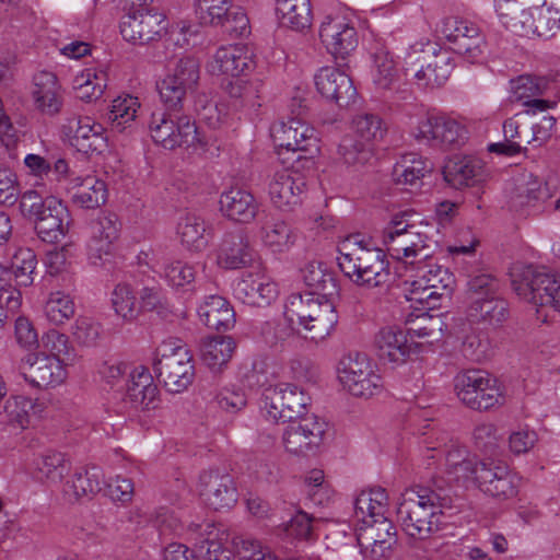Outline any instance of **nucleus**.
<instances>
[{
    "instance_id": "603ef678",
    "label": "nucleus",
    "mask_w": 560,
    "mask_h": 560,
    "mask_svg": "<svg viewBox=\"0 0 560 560\" xmlns=\"http://www.w3.org/2000/svg\"><path fill=\"white\" fill-rule=\"evenodd\" d=\"M231 545L242 560H277L269 548L264 547L250 535L234 533L231 536Z\"/></svg>"
},
{
    "instance_id": "58836bf2",
    "label": "nucleus",
    "mask_w": 560,
    "mask_h": 560,
    "mask_svg": "<svg viewBox=\"0 0 560 560\" xmlns=\"http://www.w3.org/2000/svg\"><path fill=\"white\" fill-rule=\"evenodd\" d=\"M69 190L74 205L84 209H95L107 200V186L105 182L94 175L75 177Z\"/></svg>"
},
{
    "instance_id": "0eeeda50",
    "label": "nucleus",
    "mask_w": 560,
    "mask_h": 560,
    "mask_svg": "<svg viewBox=\"0 0 560 560\" xmlns=\"http://www.w3.org/2000/svg\"><path fill=\"white\" fill-rule=\"evenodd\" d=\"M272 137L278 148V155L283 164L293 166V163L307 159L306 153L318 150L314 129L306 125L302 118L291 117L272 128Z\"/></svg>"
},
{
    "instance_id": "de8ad7c7",
    "label": "nucleus",
    "mask_w": 560,
    "mask_h": 560,
    "mask_svg": "<svg viewBox=\"0 0 560 560\" xmlns=\"http://www.w3.org/2000/svg\"><path fill=\"white\" fill-rule=\"evenodd\" d=\"M235 349V342L230 336L207 338L200 346V358L212 371L220 370L225 365Z\"/></svg>"
},
{
    "instance_id": "3c124183",
    "label": "nucleus",
    "mask_w": 560,
    "mask_h": 560,
    "mask_svg": "<svg viewBox=\"0 0 560 560\" xmlns=\"http://www.w3.org/2000/svg\"><path fill=\"white\" fill-rule=\"evenodd\" d=\"M504 140L488 144V151L498 155L514 156L526 150L523 145L520 125L514 118H508L503 124Z\"/></svg>"
},
{
    "instance_id": "393cba45",
    "label": "nucleus",
    "mask_w": 560,
    "mask_h": 560,
    "mask_svg": "<svg viewBox=\"0 0 560 560\" xmlns=\"http://www.w3.org/2000/svg\"><path fill=\"white\" fill-rule=\"evenodd\" d=\"M199 492L213 510L232 508L237 502V490L232 476L219 470L203 471L199 477Z\"/></svg>"
},
{
    "instance_id": "a18cd8bd",
    "label": "nucleus",
    "mask_w": 560,
    "mask_h": 560,
    "mask_svg": "<svg viewBox=\"0 0 560 560\" xmlns=\"http://www.w3.org/2000/svg\"><path fill=\"white\" fill-rule=\"evenodd\" d=\"M33 96L36 106L46 114L54 115L60 110L61 100L57 78L51 72H42L35 77Z\"/></svg>"
},
{
    "instance_id": "aec40b11",
    "label": "nucleus",
    "mask_w": 560,
    "mask_h": 560,
    "mask_svg": "<svg viewBox=\"0 0 560 560\" xmlns=\"http://www.w3.org/2000/svg\"><path fill=\"white\" fill-rule=\"evenodd\" d=\"M357 542L363 555L387 558L397 542L396 527L387 517L373 518L359 528Z\"/></svg>"
},
{
    "instance_id": "bf43d9fd",
    "label": "nucleus",
    "mask_w": 560,
    "mask_h": 560,
    "mask_svg": "<svg viewBox=\"0 0 560 560\" xmlns=\"http://www.w3.org/2000/svg\"><path fill=\"white\" fill-rule=\"evenodd\" d=\"M374 83L382 90L393 89L397 81V69L392 54L385 48H380L374 52Z\"/></svg>"
},
{
    "instance_id": "4c0bfd02",
    "label": "nucleus",
    "mask_w": 560,
    "mask_h": 560,
    "mask_svg": "<svg viewBox=\"0 0 560 560\" xmlns=\"http://www.w3.org/2000/svg\"><path fill=\"white\" fill-rule=\"evenodd\" d=\"M467 315L472 323L497 328L509 318V304L498 295L472 300L468 306Z\"/></svg>"
},
{
    "instance_id": "f8f14e48",
    "label": "nucleus",
    "mask_w": 560,
    "mask_h": 560,
    "mask_svg": "<svg viewBox=\"0 0 560 560\" xmlns=\"http://www.w3.org/2000/svg\"><path fill=\"white\" fill-rule=\"evenodd\" d=\"M436 32L446 39L455 54L463 56L468 62L475 63L482 58L487 43L474 22L447 16L436 25Z\"/></svg>"
},
{
    "instance_id": "864d4df0",
    "label": "nucleus",
    "mask_w": 560,
    "mask_h": 560,
    "mask_svg": "<svg viewBox=\"0 0 560 560\" xmlns=\"http://www.w3.org/2000/svg\"><path fill=\"white\" fill-rule=\"evenodd\" d=\"M259 86L260 83L258 81H231L228 85V93L232 100L231 106L236 110L244 107H260V103L258 102V98L260 97Z\"/></svg>"
},
{
    "instance_id": "69168bd1",
    "label": "nucleus",
    "mask_w": 560,
    "mask_h": 560,
    "mask_svg": "<svg viewBox=\"0 0 560 560\" xmlns=\"http://www.w3.org/2000/svg\"><path fill=\"white\" fill-rule=\"evenodd\" d=\"M498 290L499 280L489 272L478 271L468 276L467 294L470 302L497 295Z\"/></svg>"
},
{
    "instance_id": "4d7b16f0",
    "label": "nucleus",
    "mask_w": 560,
    "mask_h": 560,
    "mask_svg": "<svg viewBox=\"0 0 560 560\" xmlns=\"http://www.w3.org/2000/svg\"><path fill=\"white\" fill-rule=\"evenodd\" d=\"M353 129L357 136L368 144L374 141H381L386 135L387 127L383 119L372 113L358 114L353 120Z\"/></svg>"
},
{
    "instance_id": "4468645a",
    "label": "nucleus",
    "mask_w": 560,
    "mask_h": 560,
    "mask_svg": "<svg viewBox=\"0 0 560 560\" xmlns=\"http://www.w3.org/2000/svg\"><path fill=\"white\" fill-rule=\"evenodd\" d=\"M412 136L419 143L446 150L464 144L467 129L446 115H428L415 127Z\"/></svg>"
},
{
    "instance_id": "f3484780",
    "label": "nucleus",
    "mask_w": 560,
    "mask_h": 560,
    "mask_svg": "<svg viewBox=\"0 0 560 560\" xmlns=\"http://www.w3.org/2000/svg\"><path fill=\"white\" fill-rule=\"evenodd\" d=\"M122 37L132 44L145 45L161 38L167 30L166 15L160 10L126 13L119 24Z\"/></svg>"
},
{
    "instance_id": "a878e982",
    "label": "nucleus",
    "mask_w": 560,
    "mask_h": 560,
    "mask_svg": "<svg viewBox=\"0 0 560 560\" xmlns=\"http://www.w3.org/2000/svg\"><path fill=\"white\" fill-rule=\"evenodd\" d=\"M319 37L327 51L345 59L358 46V34L342 18L326 16L319 27Z\"/></svg>"
},
{
    "instance_id": "09e8293b",
    "label": "nucleus",
    "mask_w": 560,
    "mask_h": 560,
    "mask_svg": "<svg viewBox=\"0 0 560 560\" xmlns=\"http://www.w3.org/2000/svg\"><path fill=\"white\" fill-rule=\"evenodd\" d=\"M431 170L430 162L417 153H408L395 164L393 176L397 184L416 186Z\"/></svg>"
},
{
    "instance_id": "f257e3e1",
    "label": "nucleus",
    "mask_w": 560,
    "mask_h": 560,
    "mask_svg": "<svg viewBox=\"0 0 560 560\" xmlns=\"http://www.w3.org/2000/svg\"><path fill=\"white\" fill-rule=\"evenodd\" d=\"M453 508L451 489L434 482V487L407 489L397 506V520L406 535L427 539L440 529L441 516Z\"/></svg>"
},
{
    "instance_id": "39448f33",
    "label": "nucleus",
    "mask_w": 560,
    "mask_h": 560,
    "mask_svg": "<svg viewBox=\"0 0 560 560\" xmlns=\"http://www.w3.org/2000/svg\"><path fill=\"white\" fill-rule=\"evenodd\" d=\"M510 277L513 290L522 300L560 311V278L556 275L545 268L516 264Z\"/></svg>"
},
{
    "instance_id": "8fccbe9b",
    "label": "nucleus",
    "mask_w": 560,
    "mask_h": 560,
    "mask_svg": "<svg viewBox=\"0 0 560 560\" xmlns=\"http://www.w3.org/2000/svg\"><path fill=\"white\" fill-rule=\"evenodd\" d=\"M260 237L265 246L273 253H283L295 243L293 230L281 220L265 221L260 229Z\"/></svg>"
},
{
    "instance_id": "9d476101",
    "label": "nucleus",
    "mask_w": 560,
    "mask_h": 560,
    "mask_svg": "<svg viewBox=\"0 0 560 560\" xmlns=\"http://www.w3.org/2000/svg\"><path fill=\"white\" fill-rule=\"evenodd\" d=\"M149 128L154 142L167 150L200 142L195 120L182 113L153 112Z\"/></svg>"
},
{
    "instance_id": "423d86ee",
    "label": "nucleus",
    "mask_w": 560,
    "mask_h": 560,
    "mask_svg": "<svg viewBox=\"0 0 560 560\" xmlns=\"http://www.w3.org/2000/svg\"><path fill=\"white\" fill-rule=\"evenodd\" d=\"M199 81V65L196 59H179L163 79L156 82L160 101L164 106L161 112L182 113L189 96L196 91Z\"/></svg>"
},
{
    "instance_id": "ddd939ff",
    "label": "nucleus",
    "mask_w": 560,
    "mask_h": 560,
    "mask_svg": "<svg viewBox=\"0 0 560 560\" xmlns=\"http://www.w3.org/2000/svg\"><path fill=\"white\" fill-rule=\"evenodd\" d=\"M311 397L302 388L290 383H280L267 388L264 394V407L275 421L287 422L307 415Z\"/></svg>"
},
{
    "instance_id": "a211bd4d",
    "label": "nucleus",
    "mask_w": 560,
    "mask_h": 560,
    "mask_svg": "<svg viewBox=\"0 0 560 560\" xmlns=\"http://www.w3.org/2000/svg\"><path fill=\"white\" fill-rule=\"evenodd\" d=\"M213 525L205 523H191L188 530L195 535V549L190 550L182 544H170L164 551V560H220L221 542L213 535Z\"/></svg>"
},
{
    "instance_id": "bb28decb",
    "label": "nucleus",
    "mask_w": 560,
    "mask_h": 560,
    "mask_svg": "<svg viewBox=\"0 0 560 560\" xmlns=\"http://www.w3.org/2000/svg\"><path fill=\"white\" fill-rule=\"evenodd\" d=\"M318 93L339 107H347L355 101L357 90L351 78L334 67H324L314 77Z\"/></svg>"
},
{
    "instance_id": "338daca9",
    "label": "nucleus",
    "mask_w": 560,
    "mask_h": 560,
    "mask_svg": "<svg viewBox=\"0 0 560 560\" xmlns=\"http://www.w3.org/2000/svg\"><path fill=\"white\" fill-rule=\"evenodd\" d=\"M43 342L45 348L51 352L50 355L59 359L65 365L74 362V349L70 346L69 339L65 334L51 329L43 337Z\"/></svg>"
},
{
    "instance_id": "6e6d98bb",
    "label": "nucleus",
    "mask_w": 560,
    "mask_h": 560,
    "mask_svg": "<svg viewBox=\"0 0 560 560\" xmlns=\"http://www.w3.org/2000/svg\"><path fill=\"white\" fill-rule=\"evenodd\" d=\"M138 107V98L131 95L119 96L114 100L108 113V120L112 124V128L118 132H122L127 124L135 120Z\"/></svg>"
},
{
    "instance_id": "5fc2aeb1",
    "label": "nucleus",
    "mask_w": 560,
    "mask_h": 560,
    "mask_svg": "<svg viewBox=\"0 0 560 560\" xmlns=\"http://www.w3.org/2000/svg\"><path fill=\"white\" fill-rule=\"evenodd\" d=\"M137 299L131 287L127 283H119L112 293V306L117 316L124 322L131 323L137 319L139 308Z\"/></svg>"
},
{
    "instance_id": "a19ab883",
    "label": "nucleus",
    "mask_w": 560,
    "mask_h": 560,
    "mask_svg": "<svg viewBox=\"0 0 560 560\" xmlns=\"http://www.w3.org/2000/svg\"><path fill=\"white\" fill-rule=\"evenodd\" d=\"M104 475L97 466L75 471L63 486V494L69 502H77L82 497L96 494L102 490Z\"/></svg>"
},
{
    "instance_id": "e433bc0d",
    "label": "nucleus",
    "mask_w": 560,
    "mask_h": 560,
    "mask_svg": "<svg viewBox=\"0 0 560 560\" xmlns=\"http://www.w3.org/2000/svg\"><path fill=\"white\" fill-rule=\"evenodd\" d=\"M555 16L556 12H552L548 2H544L542 5L524 9L522 25H518L522 30L521 36L551 38L559 31Z\"/></svg>"
},
{
    "instance_id": "c756f323",
    "label": "nucleus",
    "mask_w": 560,
    "mask_h": 560,
    "mask_svg": "<svg viewBox=\"0 0 560 560\" xmlns=\"http://www.w3.org/2000/svg\"><path fill=\"white\" fill-rule=\"evenodd\" d=\"M211 72L237 78L255 68L253 51L243 45L220 47L210 63Z\"/></svg>"
},
{
    "instance_id": "c85d7f7f",
    "label": "nucleus",
    "mask_w": 560,
    "mask_h": 560,
    "mask_svg": "<svg viewBox=\"0 0 560 560\" xmlns=\"http://www.w3.org/2000/svg\"><path fill=\"white\" fill-rule=\"evenodd\" d=\"M220 211L231 221L249 224L259 214L260 203L247 189L232 187L224 190L219 200Z\"/></svg>"
},
{
    "instance_id": "f03ea898",
    "label": "nucleus",
    "mask_w": 560,
    "mask_h": 560,
    "mask_svg": "<svg viewBox=\"0 0 560 560\" xmlns=\"http://www.w3.org/2000/svg\"><path fill=\"white\" fill-rule=\"evenodd\" d=\"M432 225L415 210H404L392 215L382 231V243L389 255L409 264L431 257L430 230Z\"/></svg>"
},
{
    "instance_id": "e2e57ef3",
    "label": "nucleus",
    "mask_w": 560,
    "mask_h": 560,
    "mask_svg": "<svg viewBox=\"0 0 560 560\" xmlns=\"http://www.w3.org/2000/svg\"><path fill=\"white\" fill-rule=\"evenodd\" d=\"M338 153L348 165H363L372 156L370 144L353 136H345L339 143Z\"/></svg>"
},
{
    "instance_id": "72a5a7b5",
    "label": "nucleus",
    "mask_w": 560,
    "mask_h": 560,
    "mask_svg": "<svg viewBox=\"0 0 560 560\" xmlns=\"http://www.w3.org/2000/svg\"><path fill=\"white\" fill-rule=\"evenodd\" d=\"M304 188V179L298 173L289 170L276 172L268 185L272 203L282 210L299 205Z\"/></svg>"
},
{
    "instance_id": "774afa93",
    "label": "nucleus",
    "mask_w": 560,
    "mask_h": 560,
    "mask_svg": "<svg viewBox=\"0 0 560 560\" xmlns=\"http://www.w3.org/2000/svg\"><path fill=\"white\" fill-rule=\"evenodd\" d=\"M36 468L42 474V477L52 481L61 480L65 472L68 470L65 455L54 451L43 454L36 460Z\"/></svg>"
},
{
    "instance_id": "ea45409f",
    "label": "nucleus",
    "mask_w": 560,
    "mask_h": 560,
    "mask_svg": "<svg viewBox=\"0 0 560 560\" xmlns=\"http://www.w3.org/2000/svg\"><path fill=\"white\" fill-rule=\"evenodd\" d=\"M200 320L210 329L229 330L235 324V312L228 300L220 295H210L199 306Z\"/></svg>"
},
{
    "instance_id": "052dcab7",
    "label": "nucleus",
    "mask_w": 560,
    "mask_h": 560,
    "mask_svg": "<svg viewBox=\"0 0 560 560\" xmlns=\"http://www.w3.org/2000/svg\"><path fill=\"white\" fill-rule=\"evenodd\" d=\"M37 264L35 253L30 248L19 249L11 261L13 278L18 285L28 287L33 283V273Z\"/></svg>"
},
{
    "instance_id": "412c9836",
    "label": "nucleus",
    "mask_w": 560,
    "mask_h": 560,
    "mask_svg": "<svg viewBox=\"0 0 560 560\" xmlns=\"http://www.w3.org/2000/svg\"><path fill=\"white\" fill-rule=\"evenodd\" d=\"M477 487L493 499L510 500L518 493V478L506 464L487 458L486 464H481Z\"/></svg>"
},
{
    "instance_id": "b1692460",
    "label": "nucleus",
    "mask_w": 560,
    "mask_h": 560,
    "mask_svg": "<svg viewBox=\"0 0 560 560\" xmlns=\"http://www.w3.org/2000/svg\"><path fill=\"white\" fill-rule=\"evenodd\" d=\"M38 237L46 243H58L67 234L69 211L61 200L46 197V207L33 219Z\"/></svg>"
},
{
    "instance_id": "37998d69",
    "label": "nucleus",
    "mask_w": 560,
    "mask_h": 560,
    "mask_svg": "<svg viewBox=\"0 0 560 560\" xmlns=\"http://www.w3.org/2000/svg\"><path fill=\"white\" fill-rule=\"evenodd\" d=\"M177 234L189 250L201 252L209 244V226L200 215L192 212H187L179 218Z\"/></svg>"
},
{
    "instance_id": "7ed1b4c3",
    "label": "nucleus",
    "mask_w": 560,
    "mask_h": 560,
    "mask_svg": "<svg viewBox=\"0 0 560 560\" xmlns=\"http://www.w3.org/2000/svg\"><path fill=\"white\" fill-rule=\"evenodd\" d=\"M337 262L343 276L360 288H381L387 285L392 278L385 252L363 246L355 237L353 242L348 240L342 244Z\"/></svg>"
},
{
    "instance_id": "13d9d810",
    "label": "nucleus",
    "mask_w": 560,
    "mask_h": 560,
    "mask_svg": "<svg viewBox=\"0 0 560 560\" xmlns=\"http://www.w3.org/2000/svg\"><path fill=\"white\" fill-rule=\"evenodd\" d=\"M548 80L542 77L523 74L510 81L512 101L525 103V101L542 95L548 88Z\"/></svg>"
},
{
    "instance_id": "5701e85b",
    "label": "nucleus",
    "mask_w": 560,
    "mask_h": 560,
    "mask_svg": "<svg viewBox=\"0 0 560 560\" xmlns=\"http://www.w3.org/2000/svg\"><path fill=\"white\" fill-rule=\"evenodd\" d=\"M120 223L117 215H100L92 224V237L88 243V259L95 267L109 261L114 241L118 238Z\"/></svg>"
},
{
    "instance_id": "1a4fd4ad",
    "label": "nucleus",
    "mask_w": 560,
    "mask_h": 560,
    "mask_svg": "<svg viewBox=\"0 0 560 560\" xmlns=\"http://www.w3.org/2000/svg\"><path fill=\"white\" fill-rule=\"evenodd\" d=\"M458 398L470 409L486 411L504 401L497 381L482 370L471 369L455 376Z\"/></svg>"
},
{
    "instance_id": "6e6552de",
    "label": "nucleus",
    "mask_w": 560,
    "mask_h": 560,
    "mask_svg": "<svg viewBox=\"0 0 560 560\" xmlns=\"http://www.w3.org/2000/svg\"><path fill=\"white\" fill-rule=\"evenodd\" d=\"M153 371L170 393H182L192 382L195 368L191 355L184 347L164 345L156 350Z\"/></svg>"
},
{
    "instance_id": "c03bdc74",
    "label": "nucleus",
    "mask_w": 560,
    "mask_h": 560,
    "mask_svg": "<svg viewBox=\"0 0 560 560\" xmlns=\"http://www.w3.org/2000/svg\"><path fill=\"white\" fill-rule=\"evenodd\" d=\"M276 13L283 27L301 32L312 24L310 0H277Z\"/></svg>"
},
{
    "instance_id": "0e129e2a",
    "label": "nucleus",
    "mask_w": 560,
    "mask_h": 560,
    "mask_svg": "<svg viewBox=\"0 0 560 560\" xmlns=\"http://www.w3.org/2000/svg\"><path fill=\"white\" fill-rule=\"evenodd\" d=\"M77 96L84 102H93L100 98L106 86L105 73L95 72L93 69H86L77 78Z\"/></svg>"
},
{
    "instance_id": "c9c22d12",
    "label": "nucleus",
    "mask_w": 560,
    "mask_h": 560,
    "mask_svg": "<svg viewBox=\"0 0 560 560\" xmlns=\"http://www.w3.org/2000/svg\"><path fill=\"white\" fill-rule=\"evenodd\" d=\"M375 348L380 360L404 363L411 352L407 335L394 327H384L375 336Z\"/></svg>"
},
{
    "instance_id": "9b49d317",
    "label": "nucleus",
    "mask_w": 560,
    "mask_h": 560,
    "mask_svg": "<svg viewBox=\"0 0 560 560\" xmlns=\"http://www.w3.org/2000/svg\"><path fill=\"white\" fill-rule=\"evenodd\" d=\"M338 378L343 388L357 397L370 398L383 390V380L365 353L345 355L338 363Z\"/></svg>"
},
{
    "instance_id": "2f4dec72",
    "label": "nucleus",
    "mask_w": 560,
    "mask_h": 560,
    "mask_svg": "<svg viewBox=\"0 0 560 560\" xmlns=\"http://www.w3.org/2000/svg\"><path fill=\"white\" fill-rule=\"evenodd\" d=\"M256 253L243 232H228L224 234L219 252L218 264L225 269H238L249 266Z\"/></svg>"
},
{
    "instance_id": "f704fd0d",
    "label": "nucleus",
    "mask_w": 560,
    "mask_h": 560,
    "mask_svg": "<svg viewBox=\"0 0 560 560\" xmlns=\"http://www.w3.org/2000/svg\"><path fill=\"white\" fill-rule=\"evenodd\" d=\"M302 279L310 289L303 294H312L314 298L334 300L339 294L338 279L331 270H328L322 261H311L301 269Z\"/></svg>"
},
{
    "instance_id": "79ce46f5",
    "label": "nucleus",
    "mask_w": 560,
    "mask_h": 560,
    "mask_svg": "<svg viewBox=\"0 0 560 560\" xmlns=\"http://www.w3.org/2000/svg\"><path fill=\"white\" fill-rule=\"evenodd\" d=\"M481 173L480 162L472 156L454 155L443 167V177L453 188L470 186Z\"/></svg>"
},
{
    "instance_id": "20e7f679",
    "label": "nucleus",
    "mask_w": 560,
    "mask_h": 560,
    "mask_svg": "<svg viewBox=\"0 0 560 560\" xmlns=\"http://www.w3.org/2000/svg\"><path fill=\"white\" fill-rule=\"evenodd\" d=\"M284 317L290 325L302 328L298 332L305 339L319 341L328 337L338 323L334 300L312 294L292 293L285 304Z\"/></svg>"
},
{
    "instance_id": "dca6fc26",
    "label": "nucleus",
    "mask_w": 560,
    "mask_h": 560,
    "mask_svg": "<svg viewBox=\"0 0 560 560\" xmlns=\"http://www.w3.org/2000/svg\"><path fill=\"white\" fill-rule=\"evenodd\" d=\"M288 422L282 433L285 450L294 455L314 454L323 442L327 423L315 415Z\"/></svg>"
},
{
    "instance_id": "6ab92c4d",
    "label": "nucleus",
    "mask_w": 560,
    "mask_h": 560,
    "mask_svg": "<svg viewBox=\"0 0 560 560\" xmlns=\"http://www.w3.org/2000/svg\"><path fill=\"white\" fill-rule=\"evenodd\" d=\"M61 133L65 141L86 155L100 154L107 148L104 128L100 124L92 122L89 117L68 118L61 127Z\"/></svg>"
},
{
    "instance_id": "7c9ffc66",
    "label": "nucleus",
    "mask_w": 560,
    "mask_h": 560,
    "mask_svg": "<svg viewBox=\"0 0 560 560\" xmlns=\"http://www.w3.org/2000/svg\"><path fill=\"white\" fill-rule=\"evenodd\" d=\"M234 295L244 304L264 307L278 296L277 284L264 275H244L234 287Z\"/></svg>"
},
{
    "instance_id": "2eb2a0df",
    "label": "nucleus",
    "mask_w": 560,
    "mask_h": 560,
    "mask_svg": "<svg viewBox=\"0 0 560 560\" xmlns=\"http://www.w3.org/2000/svg\"><path fill=\"white\" fill-rule=\"evenodd\" d=\"M196 12L202 24L219 26L232 37L249 32V20L245 11L233 5L232 0H197Z\"/></svg>"
},
{
    "instance_id": "49530a36",
    "label": "nucleus",
    "mask_w": 560,
    "mask_h": 560,
    "mask_svg": "<svg viewBox=\"0 0 560 560\" xmlns=\"http://www.w3.org/2000/svg\"><path fill=\"white\" fill-rule=\"evenodd\" d=\"M420 264L417 284L430 287L439 292L440 298L450 300L455 284L453 273L447 268L438 264L429 261H421Z\"/></svg>"
},
{
    "instance_id": "cd10ccee",
    "label": "nucleus",
    "mask_w": 560,
    "mask_h": 560,
    "mask_svg": "<svg viewBox=\"0 0 560 560\" xmlns=\"http://www.w3.org/2000/svg\"><path fill=\"white\" fill-rule=\"evenodd\" d=\"M428 49L422 50V56L417 61L422 62L415 73L419 85L424 88H439L450 78L454 65L447 51L436 50L428 44Z\"/></svg>"
},
{
    "instance_id": "680f3d73",
    "label": "nucleus",
    "mask_w": 560,
    "mask_h": 560,
    "mask_svg": "<svg viewBox=\"0 0 560 560\" xmlns=\"http://www.w3.org/2000/svg\"><path fill=\"white\" fill-rule=\"evenodd\" d=\"M75 305L69 294L57 291L50 293L46 304L45 314L49 322L59 325L74 315Z\"/></svg>"
},
{
    "instance_id": "473e14b6",
    "label": "nucleus",
    "mask_w": 560,
    "mask_h": 560,
    "mask_svg": "<svg viewBox=\"0 0 560 560\" xmlns=\"http://www.w3.org/2000/svg\"><path fill=\"white\" fill-rule=\"evenodd\" d=\"M129 376L126 401L130 402L136 409L150 410L156 408L159 389L149 370L144 366H138L129 373Z\"/></svg>"
},
{
    "instance_id": "4be33fe9",
    "label": "nucleus",
    "mask_w": 560,
    "mask_h": 560,
    "mask_svg": "<svg viewBox=\"0 0 560 560\" xmlns=\"http://www.w3.org/2000/svg\"><path fill=\"white\" fill-rule=\"evenodd\" d=\"M63 363L54 355L30 353L21 363L24 378L34 387L46 388L56 386L66 378Z\"/></svg>"
}]
</instances>
